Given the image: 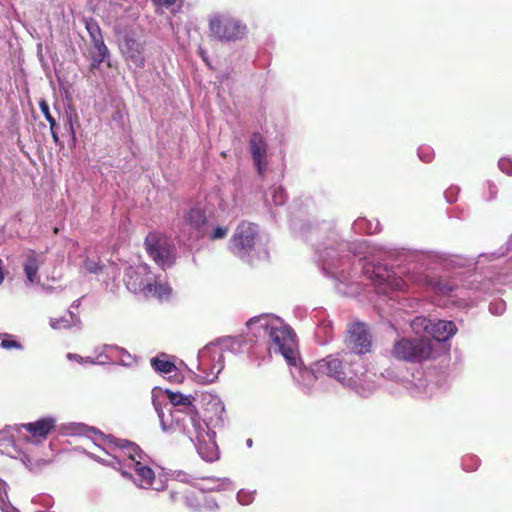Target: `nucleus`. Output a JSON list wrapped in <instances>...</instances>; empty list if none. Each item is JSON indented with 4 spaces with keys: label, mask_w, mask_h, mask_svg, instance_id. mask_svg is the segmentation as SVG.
<instances>
[{
    "label": "nucleus",
    "mask_w": 512,
    "mask_h": 512,
    "mask_svg": "<svg viewBox=\"0 0 512 512\" xmlns=\"http://www.w3.org/2000/svg\"><path fill=\"white\" fill-rule=\"evenodd\" d=\"M160 426L165 434L186 435L204 461L219 459L216 430L223 426L222 418H160Z\"/></svg>",
    "instance_id": "obj_1"
},
{
    "label": "nucleus",
    "mask_w": 512,
    "mask_h": 512,
    "mask_svg": "<svg viewBox=\"0 0 512 512\" xmlns=\"http://www.w3.org/2000/svg\"><path fill=\"white\" fill-rule=\"evenodd\" d=\"M108 438L109 443L114 444L128 457L127 466L134 471V474H131L127 470H122V475L129 476L137 486L144 489L160 491L164 488L162 483L155 485V473L150 467L151 459L136 443L115 436Z\"/></svg>",
    "instance_id": "obj_2"
},
{
    "label": "nucleus",
    "mask_w": 512,
    "mask_h": 512,
    "mask_svg": "<svg viewBox=\"0 0 512 512\" xmlns=\"http://www.w3.org/2000/svg\"><path fill=\"white\" fill-rule=\"evenodd\" d=\"M252 325H258L269 336L275 351L280 352L288 361L295 360L297 341L291 327L285 325L279 318H270L265 315L251 318L247 326Z\"/></svg>",
    "instance_id": "obj_3"
},
{
    "label": "nucleus",
    "mask_w": 512,
    "mask_h": 512,
    "mask_svg": "<svg viewBox=\"0 0 512 512\" xmlns=\"http://www.w3.org/2000/svg\"><path fill=\"white\" fill-rule=\"evenodd\" d=\"M433 353V343L429 338H402L395 342L392 355L407 362L428 360Z\"/></svg>",
    "instance_id": "obj_4"
},
{
    "label": "nucleus",
    "mask_w": 512,
    "mask_h": 512,
    "mask_svg": "<svg viewBox=\"0 0 512 512\" xmlns=\"http://www.w3.org/2000/svg\"><path fill=\"white\" fill-rule=\"evenodd\" d=\"M144 246L147 254L161 268L170 267L175 260V246L170 238L160 232H149Z\"/></svg>",
    "instance_id": "obj_5"
},
{
    "label": "nucleus",
    "mask_w": 512,
    "mask_h": 512,
    "mask_svg": "<svg viewBox=\"0 0 512 512\" xmlns=\"http://www.w3.org/2000/svg\"><path fill=\"white\" fill-rule=\"evenodd\" d=\"M209 30L216 39L226 42L240 40L247 33L246 25L226 14L213 16L209 21Z\"/></svg>",
    "instance_id": "obj_6"
},
{
    "label": "nucleus",
    "mask_w": 512,
    "mask_h": 512,
    "mask_svg": "<svg viewBox=\"0 0 512 512\" xmlns=\"http://www.w3.org/2000/svg\"><path fill=\"white\" fill-rule=\"evenodd\" d=\"M411 328L415 333H426L438 342L450 339L457 332V327L453 321H432L422 316L415 317L411 321Z\"/></svg>",
    "instance_id": "obj_7"
},
{
    "label": "nucleus",
    "mask_w": 512,
    "mask_h": 512,
    "mask_svg": "<svg viewBox=\"0 0 512 512\" xmlns=\"http://www.w3.org/2000/svg\"><path fill=\"white\" fill-rule=\"evenodd\" d=\"M370 279L378 287L381 292H386L387 288L392 291H407L408 282L398 277L393 271L388 270L383 265H375L372 269Z\"/></svg>",
    "instance_id": "obj_8"
},
{
    "label": "nucleus",
    "mask_w": 512,
    "mask_h": 512,
    "mask_svg": "<svg viewBox=\"0 0 512 512\" xmlns=\"http://www.w3.org/2000/svg\"><path fill=\"white\" fill-rule=\"evenodd\" d=\"M257 236V226L253 223L242 221L237 226L231 242L237 253L243 256L249 254L254 248Z\"/></svg>",
    "instance_id": "obj_9"
},
{
    "label": "nucleus",
    "mask_w": 512,
    "mask_h": 512,
    "mask_svg": "<svg viewBox=\"0 0 512 512\" xmlns=\"http://www.w3.org/2000/svg\"><path fill=\"white\" fill-rule=\"evenodd\" d=\"M150 280H153V273L146 264L129 266L125 270L124 283L127 289L135 294H144L145 290H149Z\"/></svg>",
    "instance_id": "obj_10"
},
{
    "label": "nucleus",
    "mask_w": 512,
    "mask_h": 512,
    "mask_svg": "<svg viewBox=\"0 0 512 512\" xmlns=\"http://www.w3.org/2000/svg\"><path fill=\"white\" fill-rule=\"evenodd\" d=\"M346 346L357 354L370 351L371 340L368 329L363 323H353L347 329Z\"/></svg>",
    "instance_id": "obj_11"
},
{
    "label": "nucleus",
    "mask_w": 512,
    "mask_h": 512,
    "mask_svg": "<svg viewBox=\"0 0 512 512\" xmlns=\"http://www.w3.org/2000/svg\"><path fill=\"white\" fill-rule=\"evenodd\" d=\"M314 373L327 375L338 381H344L346 379V372L342 360L333 355H329L317 361L314 364V368L310 371H304L302 376L304 378H311Z\"/></svg>",
    "instance_id": "obj_12"
},
{
    "label": "nucleus",
    "mask_w": 512,
    "mask_h": 512,
    "mask_svg": "<svg viewBox=\"0 0 512 512\" xmlns=\"http://www.w3.org/2000/svg\"><path fill=\"white\" fill-rule=\"evenodd\" d=\"M85 27L90 35L95 51L91 55V69L98 68L108 54V49L104 43L101 29L97 21L89 19L85 21Z\"/></svg>",
    "instance_id": "obj_13"
},
{
    "label": "nucleus",
    "mask_w": 512,
    "mask_h": 512,
    "mask_svg": "<svg viewBox=\"0 0 512 512\" xmlns=\"http://www.w3.org/2000/svg\"><path fill=\"white\" fill-rule=\"evenodd\" d=\"M121 52L125 60L132 63L135 68L143 69L145 67L144 43L133 38L132 36L125 35L120 46Z\"/></svg>",
    "instance_id": "obj_14"
},
{
    "label": "nucleus",
    "mask_w": 512,
    "mask_h": 512,
    "mask_svg": "<svg viewBox=\"0 0 512 512\" xmlns=\"http://www.w3.org/2000/svg\"><path fill=\"white\" fill-rule=\"evenodd\" d=\"M55 418H39L35 422L22 424L20 430H25L23 434L27 441L39 443L47 438V435L55 428Z\"/></svg>",
    "instance_id": "obj_15"
},
{
    "label": "nucleus",
    "mask_w": 512,
    "mask_h": 512,
    "mask_svg": "<svg viewBox=\"0 0 512 512\" xmlns=\"http://www.w3.org/2000/svg\"><path fill=\"white\" fill-rule=\"evenodd\" d=\"M250 151L258 172L262 174L266 166L267 144L263 136L258 132L253 133L251 136Z\"/></svg>",
    "instance_id": "obj_16"
},
{
    "label": "nucleus",
    "mask_w": 512,
    "mask_h": 512,
    "mask_svg": "<svg viewBox=\"0 0 512 512\" xmlns=\"http://www.w3.org/2000/svg\"><path fill=\"white\" fill-rule=\"evenodd\" d=\"M66 434L71 436H86L88 438L92 439H98V438H104L105 435L99 431L97 428L93 426H88L83 423H71L67 427ZM110 435L106 436V438L109 440Z\"/></svg>",
    "instance_id": "obj_17"
},
{
    "label": "nucleus",
    "mask_w": 512,
    "mask_h": 512,
    "mask_svg": "<svg viewBox=\"0 0 512 512\" xmlns=\"http://www.w3.org/2000/svg\"><path fill=\"white\" fill-rule=\"evenodd\" d=\"M183 219L186 225L196 231H199L207 222L206 213L201 208L189 209Z\"/></svg>",
    "instance_id": "obj_18"
},
{
    "label": "nucleus",
    "mask_w": 512,
    "mask_h": 512,
    "mask_svg": "<svg viewBox=\"0 0 512 512\" xmlns=\"http://www.w3.org/2000/svg\"><path fill=\"white\" fill-rule=\"evenodd\" d=\"M205 411L212 416H220L225 413V406L219 397L208 394L202 398Z\"/></svg>",
    "instance_id": "obj_19"
},
{
    "label": "nucleus",
    "mask_w": 512,
    "mask_h": 512,
    "mask_svg": "<svg viewBox=\"0 0 512 512\" xmlns=\"http://www.w3.org/2000/svg\"><path fill=\"white\" fill-rule=\"evenodd\" d=\"M171 288L164 283H158L153 275V280H150V289L144 291L146 297H154L157 299H163L170 295Z\"/></svg>",
    "instance_id": "obj_20"
},
{
    "label": "nucleus",
    "mask_w": 512,
    "mask_h": 512,
    "mask_svg": "<svg viewBox=\"0 0 512 512\" xmlns=\"http://www.w3.org/2000/svg\"><path fill=\"white\" fill-rule=\"evenodd\" d=\"M39 263L37 256L32 253L28 256L24 264V272L30 283H34L38 279Z\"/></svg>",
    "instance_id": "obj_21"
},
{
    "label": "nucleus",
    "mask_w": 512,
    "mask_h": 512,
    "mask_svg": "<svg viewBox=\"0 0 512 512\" xmlns=\"http://www.w3.org/2000/svg\"><path fill=\"white\" fill-rule=\"evenodd\" d=\"M166 395L173 406H185L190 407L192 405V397L184 395L180 392H173L166 390Z\"/></svg>",
    "instance_id": "obj_22"
},
{
    "label": "nucleus",
    "mask_w": 512,
    "mask_h": 512,
    "mask_svg": "<svg viewBox=\"0 0 512 512\" xmlns=\"http://www.w3.org/2000/svg\"><path fill=\"white\" fill-rule=\"evenodd\" d=\"M151 366L158 372L168 374L176 370V365L166 359L155 357L151 359Z\"/></svg>",
    "instance_id": "obj_23"
},
{
    "label": "nucleus",
    "mask_w": 512,
    "mask_h": 512,
    "mask_svg": "<svg viewBox=\"0 0 512 512\" xmlns=\"http://www.w3.org/2000/svg\"><path fill=\"white\" fill-rule=\"evenodd\" d=\"M480 465V459L475 455H466L462 459V467L466 471H474Z\"/></svg>",
    "instance_id": "obj_24"
},
{
    "label": "nucleus",
    "mask_w": 512,
    "mask_h": 512,
    "mask_svg": "<svg viewBox=\"0 0 512 512\" xmlns=\"http://www.w3.org/2000/svg\"><path fill=\"white\" fill-rule=\"evenodd\" d=\"M185 504L194 512H202L201 498L196 497L193 493L185 496Z\"/></svg>",
    "instance_id": "obj_25"
},
{
    "label": "nucleus",
    "mask_w": 512,
    "mask_h": 512,
    "mask_svg": "<svg viewBox=\"0 0 512 512\" xmlns=\"http://www.w3.org/2000/svg\"><path fill=\"white\" fill-rule=\"evenodd\" d=\"M255 491L241 489L237 493V500L242 505H249L254 501Z\"/></svg>",
    "instance_id": "obj_26"
},
{
    "label": "nucleus",
    "mask_w": 512,
    "mask_h": 512,
    "mask_svg": "<svg viewBox=\"0 0 512 512\" xmlns=\"http://www.w3.org/2000/svg\"><path fill=\"white\" fill-rule=\"evenodd\" d=\"M4 338L1 341L0 346L4 349L10 350V349H22V345L20 342L12 339L11 335L4 334Z\"/></svg>",
    "instance_id": "obj_27"
},
{
    "label": "nucleus",
    "mask_w": 512,
    "mask_h": 512,
    "mask_svg": "<svg viewBox=\"0 0 512 512\" xmlns=\"http://www.w3.org/2000/svg\"><path fill=\"white\" fill-rule=\"evenodd\" d=\"M201 504L202 511H216L218 509L217 501L210 496L201 495Z\"/></svg>",
    "instance_id": "obj_28"
},
{
    "label": "nucleus",
    "mask_w": 512,
    "mask_h": 512,
    "mask_svg": "<svg viewBox=\"0 0 512 512\" xmlns=\"http://www.w3.org/2000/svg\"><path fill=\"white\" fill-rule=\"evenodd\" d=\"M210 481L213 483L215 482V484L208 486L207 489L208 490H217V491L225 489V486H227L231 483L228 478L210 479Z\"/></svg>",
    "instance_id": "obj_29"
},
{
    "label": "nucleus",
    "mask_w": 512,
    "mask_h": 512,
    "mask_svg": "<svg viewBox=\"0 0 512 512\" xmlns=\"http://www.w3.org/2000/svg\"><path fill=\"white\" fill-rule=\"evenodd\" d=\"M39 108L45 119L48 121V123L55 120V118L50 113L49 105L45 99H40Z\"/></svg>",
    "instance_id": "obj_30"
},
{
    "label": "nucleus",
    "mask_w": 512,
    "mask_h": 512,
    "mask_svg": "<svg viewBox=\"0 0 512 512\" xmlns=\"http://www.w3.org/2000/svg\"><path fill=\"white\" fill-rule=\"evenodd\" d=\"M498 166L503 173L512 176V161L510 159L501 158L498 162Z\"/></svg>",
    "instance_id": "obj_31"
},
{
    "label": "nucleus",
    "mask_w": 512,
    "mask_h": 512,
    "mask_svg": "<svg viewBox=\"0 0 512 512\" xmlns=\"http://www.w3.org/2000/svg\"><path fill=\"white\" fill-rule=\"evenodd\" d=\"M228 234V228L227 227H222V226H218L209 236V239L214 241V240H218V239H223L227 236Z\"/></svg>",
    "instance_id": "obj_32"
},
{
    "label": "nucleus",
    "mask_w": 512,
    "mask_h": 512,
    "mask_svg": "<svg viewBox=\"0 0 512 512\" xmlns=\"http://www.w3.org/2000/svg\"><path fill=\"white\" fill-rule=\"evenodd\" d=\"M84 267L90 273H98L102 269L98 262H95L88 258L84 261Z\"/></svg>",
    "instance_id": "obj_33"
},
{
    "label": "nucleus",
    "mask_w": 512,
    "mask_h": 512,
    "mask_svg": "<svg viewBox=\"0 0 512 512\" xmlns=\"http://www.w3.org/2000/svg\"><path fill=\"white\" fill-rule=\"evenodd\" d=\"M285 192L281 188H275L273 192V202L276 205H282L285 201Z\"/></svg>",
    "instance_id": "obj_34"
},
{
    "label": "nucleus",
    "mask_w": 512,
    "mask_h": 512,
    "mask_svg": "<svg viewBox=\"0 0 512 512\" xmlns=\"http://www.w3.org/2000/svg\"><path fill=\"white\" fill-rule=\"evenodd\" d=\"M8 485L5 481L0 479V505H3L8 501V493H7Z\"/></svg>",
    "instance_id": "obj_35"
},
{
    "label": "nucleus",
    "mask_w": 512,
    "mask_h": 512,
    "mask_svg": "<svg viewBox=\"0 0 512 512\" xmlns=\"http://www.w3.org/2000/svg\"><path fill=\"white\" fill-rule=\"evenodd\" d=\"M216 368V366H213L212 369H211V372L208 373L206 375V380L208 382H213L216 378H217V375L221 372V370L223 369V364L221 362H219L218 366H217V370L216 372H214V369Z\"/></svg>",
    "instance_id": "obj_36"
},
{
    "label": "nucleus",
    "mask_w": 512,
    "mask_h": 512,
    "mask_svg": "<svg viewBox=\"0 0 512 512\" xmlns=\"http://www.w3.org/2000/svg\"><path fill=\"white\" fill-rule=\"evenodd\" d=\"M437 289L444 295H449L453 291V287L447 283L438 282Z\"/></svg>",
    "instance_id": "obj_37"
},
{
    "label": "nucleus",
    "mask_w": 512,
    "mask_h": 512,
    "mask_svg": "<svg viewBox=\"0 0 512 512\" xmlns=\"http://www.w3.org/2000/svg\"><path fill=\"white\" fill-rule=\"evenodd\" d=\"M158 6L170 7L175 4L176 0H152Z\"/></svg>",
    "instance_id": "obj_38"
},
{
    "label": "nucleus",
    "mask_w": 512,
    "mask_h": 512,
    "mask_svg": "<svg viewBox=\"0 0 512 512\" xmlns=\"http://www.w3.org/2000/svg\"><path fill=\"white\" fill-rule=\"evenodd\" d=\"M0 509L2 512H19L15 507H13L10 504V502L0 505Z\"/></svg>",
    "instance_id": "obj_39"
},
{
    "label": "nucleus",
    "mask_w": 512,
    "mask_h": 512,
    "mask_svg": "<svg viewBox=\"0 0 512 512\" xmlns=\"http://www.w3.org/2000/svg\"><path fill=\"white\" fill-rule=\"evenodd\" d=\"M4 278H5V271H4V267H3V262H2V260H0V285L3 283Z\"/></svg>",
    "instance_id": "obj_40"
},
{
    "label": "nucleus",
    "mask_w": 512,
    "mask_h": 512,
    "mask_svg": "<svg viewBox=\"0 0 512 512\" xmlns=\"http://www.w3.org/2000/svg\"><path fill=\"white\" fill-rule=\"evenodd\" d=\"M176 478L182 482L187 481V474L184 472L179 471L176 475Z\"/></svg>",
    "instance_id": "obj_41"
},
{
    "label": "nucleus",
    "mask_w": 512,
    "mask_h": 512,
    "mask_svg": "<svg viewBox=\"0 0 512 512\" xmlns=\"http://www.w3.org/2000/svg\"><path fill=\"white\" fill-rule=\"evenodd\" d=\"M49 125H50V131L51 133H53V131H56V128H57V122H56V119L49 122Z\"/></svg>",
    "instance_id": "obj_42"
},
{
    "label": "nucleus",
    "mask_w": 512,
    "mask_h": 512,
    "mask_svg": "<svg viewBox=\"0 0 512 512\" xmlns=\"http://www.w3.org/2000/svg\"><path fill=\"white\" fill-rule=\"evenodd\" d=\"M51 135H52L54 143L58 144L59 143V136H58L57 131H53V133H51Z\"/></svg>",
    "instance_id": "obj_43"
},
{
    "label": "nucleus",
    "mask_w": 512,
    "mask_h": 512,
    "mask_svg": "<svg viewBox=\"0 0 512 512\" xmlns=\"http://www.w3.org/2000/svg\"><path fill=\"white\" fill-rule=\"evenodd\" d=\"M70 131H71L72 135L74 136L75 131H74L73 123H72V116H70Z\"/></svg>",
    "instance_id": "obj_44"
},
{
    "label": "nucleus",
    "mask_w": 512,
    "mask_h": 512,
    "mask_svg": "<svg viewBox=\"0 0 512 512\" xmlns=\"http://www.w3.org/2000/svg\"><path fill=\"white\" fill-rule=\"evenodd\" d=\"M246 445H247V447H252V445H253V441H252V439H251V438H248V439L246 440Z\"/></svg>",
    "instance_id": "obj_45"
},
{
    "label": "nucleus",
    "mask_w": 512,
    "mask_h": 512,
    "mask_svg": "<svg viewBox=\"0 0 512 512\" xmlns=\"http://www.w3.org/2000/svg\"><path fill=\"white\" fill-rule=\"evenodd\" d=\"M58 232H59V229H58L57 227H55V228L53 229V233H54V234H58Z\"/></svg>",
    "instance_id": "obj_46"
},
{
    "label": "nucleus",
    "mask_w": 512,
    "mask_h": 512,
    "mask_svg": "<svg viewBox=\"0 0 512 512\" xmlns=\"http://www.w3.org/2000/svg\"><path fill=\"white\" fill-rule=\"evenodd\" d=\"M221 156H222V157H226V153H225V152H222V153H221Z\"/></svg>",
    "instance_id": "obj_47"
}]
</instances>
